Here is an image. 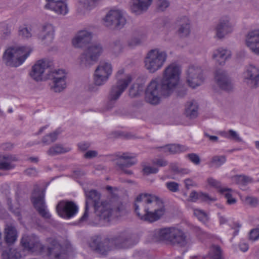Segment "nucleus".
<instances>
[{"mask_svg": "<svg viewBox=\"0 0 259 259\" xmlns=\"http://www.w3.org/2000/svg\"><path fill=\"white\" fill-rule=\"evenodd\" d=\"M181 73L179 65L172 63L166 67L162 78L151 81L146 91V101L152 104H158L162 98L169 96L178 84Z\"/></svg>", "mask_w": 259, "mask_h": 259, "instance_id": "obj_1", "label": "nucleus"}, {"mask_svg": "<svg viewBox=\"0 0 259 259\" xmlns=\"http://www.w3.org/2000/svg\"><path fill=\"white\" fill-rule=\"evenodd\" d=\"M134 209L140 220L150 223L159 220L165 212L163 202L155 196L148 193H141L136 197Z\"/></svg>", "mask_w": 259, "mask_h": 259, "instance_id": "obj_2", "label": "nucleus"}, {"mask_svg": "<svg viewBox=\"0 0 259 259\" xmlns=\"http://www.w3.org/2000/svg\"><path fill=\"white\" fill-rule=\"evenodd\" d=\"M31 51L25 47H10L4 52L3 60L7 66L17 67L23 63Z\"/></svg>", "mask_w": 259, "mask_h": 259, "instance_id": "obj_3", "label": "nucleus"}, {"mask_svg": "<svg viewBox=\"0 0 259 259\" xmlns=\"http://www.w3.org/2000/svg\"><path fill=\"white\" fill-rule=\"evenodd\" d=\"M167 58L165 51L159 49L151 50L145 58V67L149 72L154 73L163 67Z\"/></svg>", "mask_w": 259, "mask_h": 259, "instance_id": "obj_4", "label": "nucleus"}, {"mask_svg": "<svg viewBox=\"0 0 259 259\" xmlns=\"http://www.w3.org/2000/svg\"><path fill=\"white\" fill-rule=\"evenodd\" d=\"M119 211V206L112 199L103 201L100 205L96 206L95 208V212L99 219L106 222H109L117 217Z\"/></svg>", "mask_w": 259, "mask_h": 259, "instance_id": "obj_5", "label": "nucleus"}, {"mask_svg": "<svg viewBox=\"0 0 259 259\" xmlns=\"http://www.w3.org/2000/svg\"><path fill=\"white\" fill-rule=\"evenodd\" d=\"M48 79L52 80L51 89L55 93H60L67 87V72L63 69L49 72Z\"/></svg>", "mask_w": 259, "mask_h": 259, "instance_id": "obj_6", "label": "nucleus"}, {"mask_svg": "<svg viewBox=\"0 0 259 259\" xmlns=\"http://www.w3.org/2000/svg\"><path fill=\"white\" fill-rule=\"evenodd\" d=\"M45 190L35 188L32 193L31 199L34 208L44 219H50L51 215L47 209L45 200Z\"/></svg>", "mask_w": 259, "mask_h": 259, "instance_id": "obj_7", "label": "nucleus"}, {"mask_svg": "<svg viewBox=\"0 0 259 259\" xmlns=\"http://www.w3.org/2000/svg\"><path fill=\"white\" fill-rule=\"evenodd\" d=\"M21 244L24 250L38 254L45 249V246L35 235H24L21 239Z\"/></svg>", "mask_w": 259, "mask_h": 259, "instance_id": "obj_8", "label": "nucleus"}, {"mask_svg": "<svg viewBox=\"0 0 259 259\" xmlns=\"http://www.w3.org/2000/svg\"><path fill=\"white\" fill-rule=\"evenodd\" d=\"M133 80L130 74H127L122 78L118 79L116 83L112 85L108 94V99L110 102L116 101L124 92Z\"/></svg>", "mask_w": 259, "mask_h": 259, "instance_id": "obj_9", "label": "nucleus"}, {"mask_svg": "<svg viewBox=\"0 0 259 259\" xmlns=\"http://www.w3.org/2000/svg\"><path fill=\"white\" fill-rule=\"evenodd\" d=\"M104 22L105 25L107 27L121 29L126 24V20L121 11L112 10L106 14Z\"/></svg>", "mask_w": 259, "mask_h": 259, "instance_id": "obj_10", "label": "nucleus"}, {"mask_svg": "<svg viewBox=\"0 0 259 259\" xmlns=\"http://www.w3.org/2000/svg\"><path fill=\"white\" fill-rule=\"evenodd\" d=\"M204 79L202 70L200 67L191 65L188 67L186 71V81L190 87L195 89L200 86Z\"/></svg>", "mask_w": 259, "mask_h": 259, "instance_id": "obj_11", "label": "nucleus"}, {"mask_svg": "<svg viewBox=\"0 0 259 259\" xmlns=\"http://www.w3.org/2000/svg\"><path fill=\"white\" fill-rule=\"evenodd\" d=\"M244 83L251 89L259 87V67L253 65L247 66L243 74Z\"/></svg>", "mask_w": 259, "mask_h": 259, "instance_id": "obj_12", "label": "nucleus"}, {"mask_svg": "<svg viewBox=\"0 0 259 259\" xmlns=\"http://www.w3.org/2000/svg\"><path fill=\"white\" fill-rule=\"evenodd\" d=\"M56 211L61 217L69 219L76 214L78 207L72 201H61L57 204Z\"/></svg>", "mask_w": 259, "mask_h": 259, "instance_id": "obj_13", "label": "nucleus"}, {"mask_svg": "<svg viewBox=\"0 0 259 259\" xmlns=\"http://www.w3.org/2000/svg\"><path fill=\"white\" fill-rule=\"evenodd\" d=\"M53 65V62L46 59H43L37 61L33 66L32 70L30 73V76L35 80H42V74L45 70Z\"/></svg>", "mask_w": 259, "mask_h": 259, "instance_id": "obj_14", "label": "nucleus"}, {"mask_svg": "<svg viewBox=\"0 0 259 259\" xmlns=\"http://www.w3.org/2000/svg\"><path fill=\"white\" fill-rule=\"evenodd\" d=\"M174 227H165L157 229L150 233L152 239L154 241H164L169 244Z\"/></svg>", "mask_w": 259, "mask_h": 259, "instance_id": "obj_15", "label": "nucleus"}, {"mask_svg": "<svg viewBox=\"0 0 259 259\" xmlns=\"http://www.w3.org/2000/svg\"><path fill=\"white\" fill-rule=\"evenodd\" d=\"M245 43L252 53L259 56V30L248 32L246 36Z\"/></svg>", "mask_w": 259, "mask_h": 259, "instance_id": "obj_16", "label": "nucleus"}, {"mask_svg": "<svg viewBox=\"0 0 259 259\" xmlns=\"http://www.w3.org/2000/svg\"><path fill=\"white\" fill-rule=\"evenodd\" d=\"M189 239L188 236L182 230L174 227L169 244L184 247L188 244Z\"/></svg>", "mask_w": 259, "mask_h": 259, "instance_id": "obj_17", "label": "nucleus"}, {"mask_svg": "<svg viewBox=\"0 0 259 259\" xmlns=\"http://www.w3.org/2000/svg\"><path fill=\"white\" fill-rule=\"evenodd\" d=\"M215 30L217 36L219 38H222L233 31V26L228 18H222L219 20Z\"/></svg>", "mask_w": 259, "mask_h": 259, "instance_id": "obj_18", "label": "nucleus"}, {"mask_svg": "<svg viewBox=\"0 0 259 259\" xmlns=\"http://www.w3.org/2000/svg\"><path fill=\"white\" fill-rule=\"evenodd\" d=\"M66 0H55L48 2L44 8L50 10L57 15L64 16L68 12L67 5Z\"/></svg>", "mask_w": 259, "mask_h": 259, "instance_id": "obj_19", "label": "nucleus"}, {"mask_svg": "<svg viewBox=\"0 0 259 259\" xmlns=\"http://www.w3.org/2000/svg\"><path fill=\"white\" fill-rule=\"evenodd\" d=\"M86 197L87 200L85 202V211L83 215L80 218V221L83 222L87 220L88 218L89 205L92 201L93 203L94 208L98 205L99 201L101 198L100 194L96 190H92L86 192Z\"/></svg>", "mask_w": 259, "mask_h": 259, "instance_id": "obj_20", "label": "nucleus"}, {"mask_svg": "<svg viewBox=\"0 0 259 259\" xmlns=\"http://www.w3.org/2000/svg\"><path fill=\"white\" fill-rule=\"evenodd\" d=\"M214 78L217 84L221 89L229 91L232 89L230 79L224 70L220 69L217 70Z\"/></svg>", "mask_w": 259, "mask_h": 259, "instance_id": "obj_21", "label": "nucleus"}, {"mask_svg": "<svg viewBox=\"0 0 259 259\" xmlns=\"http://www.w3.org/2000/svg\"><path fill=\"white\" fill-rule=\"evenodd\" d=\"M176 26L177 28V32L178 34L185 37L188 36L190 32V20L187 16H182L179 17L177 20Z\"/></svg>", "mask_w": 259, "mask_h": 259, "instance_id": "obj_22", "label": "nucleus"}, {"mask_svg": "<svg viewBox=\"0 0 259 259\" xmlns=\"http://www.w3.org/2000/svg\"><path fill=\"white\" fill-rule=\"evenodd\" d=\"M92 38L91 32L87 30L80 31L72 39V45L76 48L83 47L91 41Z\"/></svg>", "mask_w": 259, "mask_h": 259, "instance_id": "obj_23", "label": "nucleus"}, {"mask_svg": "<svg viewBox=\"0 0 259 259\" xmlns=\"http://www.w3.org/2000/svg\"><path fill=\"white\" fill-rule=\"evenodd\" d=\"M231 56L230 51L223 48H219L213 51L212 57L216 63L223 66L225 64L226 61L230 59Z\"/></svg>", "mask_w": 259, "mask_h": 259, "instance_id": "obj_24", "label": "nucleus"}, {"mask_svg": "<svg viewBox=\"0 0 259 259\" xmlns=\"http://www.w3.org/2000/svg\"><path fill=\"white\" fill-rule=\"evenodd\" d=\"M152 0H132L131 9L136 15H140L146 11Z\"/></svg>", "mask_w": 259, "mask_h": 259, "instance_id": "obj_25", "label": "nucleus"}, {"mask_svg": "<svg viewBox=\"0 0 259 259\" xmlns=\"http://www.w3.org/2000/svg\"><path fill=\"white\" fill-rule=\"evenodd\" d=\"M55 29L51 24L44 25L42 31L39 35V39L45 44H49L54 39Z\"/></svg>", "mask_w": 259, "mask_h": 259, "instance_id": "obj_26", "label": "nucleus"}, {"mask_svg": "<svg viewBox=\"0 0 259 259\" xmlns=\"http://www.w3.org/2000/svg\"><path fill=\"white\" fill-rule=\"evenodd\" d=\"M18 160V157L15 155L0 156V169L8 170L14 168L15 165L13 162Z\"/></svg>", "mask_w": 259, "mask_h": 259, "instance_id": "obj_27", "label": "nucleus"}, {"mask_svg": "<svg viewBox=\"0 0 259 259\" xmlns=\"http://www.w3.org/2000/svg\"><path fill=\"white\" fill-rule=\"evenodd\" d=\"M50 246L48 248V254L51 259L58 258L62 252V246L54 239H49Z\"/></svg>", "mask_w": 259, "mask_h": 259, "instance_id": "obj_28", "label": "nucleus"}, {"mask_svg": "<svg viewBox=\"0 0 259 259\" xmlns=\"http://www.w3.org/2000/svg\"><path fill=\"white\" fill-rule=\"evenodd\" d=\"M90 245L93 250L102 254H106L109 250L107 242H101L99 238L94 239Z\"/></svg>", "mask_w": 259, "mask_h": 259, "instance_id": "obj_29", "label": "nucleus"}, {"mask_svg": "<svg viewBox=\"0 0 259 259\" xmlns=\"http://www.w3.org/2000/svg\"><path fill=\"white\" fill-rule=\"evenodd\" d=\"M97 60L90 55L86 50L82 53L79 58V63L82 68H88L93 65Z\"/></svg>", "mask_w": 259, "mask_h": 259, "instance_id": "obj_30", "label": "nucleus"}, {"mask_svg": "<svg viewBox=\"0 0 259 259\" xmlns=\"http://www.w3.org/2000/svg\"><path fill=\"white\" fill-rule=\"evenodd\" d=\"M17 232L16 228L12 226L7 225L5 229V240L7 244L14 243L17 239Z\"/></svg>", "mask_w": 259, "mask_h": 259, "instance_id": "obj_31", "label": "nucleus"}, {"mask_svg": "<svg viewBox=\"0 0 259 259\" xmlns=\"http://www.w3.org/2000/svg\"><path fill=\"white\" fill-rule=\"evenodd\" d=\"M198 105L195 101L187 103L185 106V114L190 119L195 118L198 116Z\"/></svg>", "mask_w": 259, "mask_h": 259, "instance_id": "obj_32", "label": "nucleus"}, {"mask_svg": "<svg viewBox=\"0 0 259 259\" xmlns=\"http://www.w3.org/2000/svg\"><path fill=\"white\" fill-rule=\"evenodd\" d=\"M22 251L17 248H11L2 252V259H23Z\"/></svg>", "mask_w": 259, "mask_h": 259, "instance_id": "obj_33", "label": "nucleus"}, {"mask_svg": "<svg viewBox=\"0 0 259 259\" xmlns=\"http://www.w3.org/2000/svg\"><path fill=\"white\" fill-rule=\"evenodd\" d=\"M136 156L132 155L130 153H123L120 156V158L125 160L123 162H120L118 160L117 162V165H118L121 168L127 167H130L137 163V161L135 159Z\"/></svg>", "mask_w": 259, "mask_h": 259, "instance_id": "obj_34", "label": "nucleus"}, {"mask_svg": "<svg viewBox=\"0 0 259 259\" xmlns=\"http://www.w3.org/2000/svg\"><path fill=\"white\" fill-rule=\"evenodd\" d=\"M95 72L101 75H106V76L109 77L112 73V65L111 63L107 62H100Z\"/></svg>", "mask_w": 259, "mask_h": 259, "instance_id": "obj_35", "label": "nucleus"}, {"mask_svg": "<svg viewBox=\"0 0 259 259\" xmlns=\"http://www.w3.org/2000/svg\"><path fill=\"white\" fill-rule=\"evenodd\" d=\"M85 50L98 60L99 57L103 52V48L100 44L96 42L90 45Z\"/></svg>", "mask_w": 259, "mask_h": 259, "instance_id": "obj_36", "label": "nucleus"}, {"mask_svg": "<svg viewBox=\"0 0 259 259\" xmlns=\"http://www.w3.org/2000/svg\"><path fill=\"white\" fill-rule=\"evenodd\" d=\"M70 150L71 149L69 147H64L62 145L56 144L50 147L48 150L47 153L50 156H54L66 153L70 151Z\"/></svg>", "mask_w": 259, "mask_h": 259, "instance_id": "obj_37", "label": "nucleus"}, {"mask_svg": "<svg viewBox=\"0 0 259 259\" xmlns=\"http://www.w3.org/2000/svg\"><path fill=\"white\" fill-rule=\"evenodd\" d=\"M205 259H223L221 247L218 245L212 246Z\"/></svg>", "mask_w": 259, "mask_h": 259, "instance_id": "obj_38", "label": "nucleus"}, {"mask_svg": "<svg viewBox=\"0 0 259 259\" xmlns=\"http://www.w3.org/2000/svg\"><path fill=\"white\" fill-rule=\"evenodd\" d=\"M190 199L193 202H195L198 200L201 201H207L212 200L210 198L209 196L205 193L202 192L198 193L195 191H192L189 196Z\"/></svg>", "mask_w": 259, "mask_h": 259, "instance_id": "obj_39", "label": "nucleus"}, {"mask_svg": "<svg viewBox=\"0 0 259 259\" xmlns=\"http://www.w3.org/2000/svg\"><path fill=\"white\" fill-rule=\"evenodd\" d=\"M223 137L230 140L237 142H242V138L239 136V134L233 130H229L227 132H224L222 133Z\"/></svg>", "mask_w": 259, "mask_h": 259, "instance_id": "obj_40", "label": "nucleus"}, {"mask_svg": "<svg viewBox=\"0 0 259 259\" xmlns=\"http://www.w3.org/2000/svg\"><path fill=\"white\" fill-rule=\"evenodd\" d=\"M207 182L210 187L217 189L221 193H224L229 190V188H222L221 182L213 178H208Z\"/></svg>", "mask_w": 259, "mask_h": 259, "instance_id": "obj_41", "label": "nucleus"}, {"mask_svg": "<svg viewBox=\"0 0 259 259\" xmlns=\"http://www.w3.org/2000/svg\"><path fill=\"white\" fill-rule=\"evenodd\" d=\"M131 238V235L126 232H122L115 237L114 241L117 246L122 245L124 243L128 241Z\"/></svg>", "mask_w": 259, "mask_h": 259, "instance_id": "obj_42", "label": "nucleus"}, {"mask_svg": "<svg viewBox=\"0 0 259 259\" xmlns=\"http://www.w3.org/2000/svg\"><path fill=\"white\" fill-rule=\"evenodd\" d=\"M189 150V148L185 146L180 144H169V153L176 154L180 152H184Z\"/></svg>", "mask_w": 259, "mask_h": 259, "instance_id": "obj_43", "label": "nucleus"}, {"mask_svg": "<svg viewBox=\"0 0 259 259\" xmlns=\"http://www.w3.org/2000/svg\"><path fill=\"white\" fill-rule=\"evenodd\" d=\"M226 161V156L224 155L213 156L209 163L210 167L215 166L219 167L224 163Z\"/></svg>", "mask_w": 259, "mask_h": 259, "instance_id": "obj_44", "label": "nucleus"}, {"mask_svg": "<svg viewBox=\"0 0 259 259\" xmlns=\"http://www.w3.org/2000/svg\"><path fill=\"white\" fill-rule=\"evenodd\" d=\"M143 91L142 85L139 83H134L130 88L128 93L129 96L131 98L138 97L140 93Z\"/></svg>", "mask_w": 259, "mask_h": 259, "instance_id": "obj_45", "label": "nucleus"}, {"mask_svg": "<svg viewBox=\"0 0 259 259\" xmlns=\"http://www.w3.org/2000/svg\"><path fill=\"white\" fill-rule=\"evenodd\" d=\"M235 182L241 186H245L253 182L252 179L246 176H237L234 177Z\"/></svg>", "mask_w": 259, "mask_h": 259, "instance_id": "obj_46", "label": "nucleus"}, {"mask_svg": "<svg viewBox=\"0 0 259 259\" xmlns=\"http://www.w3.org/2000/svg\"><path fill=\"white\" fill-rule=\"evenodd\" d=\"M109 77L106 75H101L99 73H94V82L98 86L104 85L109 79Z\"/></svg>", "mask_w": 259, "mask_h": 259, "instance_id": "obj_47", "label": "nucleus"}, {"mask_svg": "<svg viewBox=\"0 0 259 259\" xmlns=\"http://www.w3.org/2000/svg\"><path fill=\"white\" fill-rule=\"evenodd\" d=\"M58 135L56 132L47 135L43 137L42 142L45 145H50L57 140Z\"/></svg>", "mask_w": 259, "mask_h": 259, "instance_id": "obj_48", "label": "nucleus"}, {"mask_svg": "<svg viewBox=\"0 0 259 259\" xmlns=\"http://www.w3.org/2000/svg\"><path fill=\"white\" fill-rule=\"evenodd\" d=\"M141 43V40L138 36H133L127 41V46L131 49H133L140 45Z\"/></svg>", "mask_w": 259, "mask_h": 259, "instance_id": "obj_49", "label": "nucleus"}, {"mask_svg": "<svg viewBox=\"0 0 259 259\" xmlns=\"http://www.w3.org/2000/svg\"><path fill=\"white\" fill-rule=\"evenodd\" d=\"M249 240L254 242L259 239V229L255 228L250 230L248 234Z\"/></svg>", "mask_w": 259, "mask_h": 259, "instance_id": "obj_50", "label": "nucleus"}, {"mask_svg": "<svg viewBox=\"0 0 259 259\" xmlns=\"http://www.w3.org/2000/svg\"><path fill=\"white\" fill-rule=\"evenodd\" d=\"M170 3L167 0H157L156 6L158 11H164L169 7Z\"/></svg>", "mask_w": 259, "mask_h": 259, "instance_id": "obj_51", "label": "nucleus"}, {"mask_svg": "<svg viewBox=\"0 0 259 259\" xmlns=\"http://www.w3.org/2000/svg\"><path fill=\"white\" fill-rule=\"evenodd\" d=\"M122 49L123 45L120 40H115L112 45V52L115 54H119Z\"/></svg>", "mask_w": 259, "mask_h": 259, "instance_id": "obj_52", "label": "nucleus"}, {"mask_svg": "<svg viewBox=\"0 0 259 259\" xmlns=\"http://www.w3.org/2000/svg\"><path fill=\"white\" fill-rule=\"evenodd\" d=\"M194 214L201 222H205L207 221V216L206 213L201 210L195 209Z\"/></svg>", "mask_w": 259, "mask_h": 259, "instance_id": "obj_53", "label": "nucleus"}, {"mask_svg": "<svg viewBox=\"0 0 259 259\" xmlns=\"http://www.w3.org/2000/svg\"><path fill=\"white\" fill-rule=\"evenodd\" d=\"M19 35L23 38H27L31 36V33L28 28L21 27L19 30Z\"/></svg>", "mask_w": 259, "mask_h": 259, "instance_id": "obj_54", "label": "nucleus"}, {"mask_svg": "<svg viewBox=\"0 0 259 259\" xmlns=\"http://www.w3.org/2000/svg\"><path fill=\"white\" fill-rule=\"evenodd\" d=\"M186 157L195 165H198L200 163V158L199 155L196 153H190L186 155Z\"/></svg>", "mask_w": 259, "mask_h": 259, "instance_id": "obj_55", "label": "nucleus"}, {"mask_svg": "<svg viewBox=\"0 0 259 259\" xmlns=\"http://www.w3.org/2000/svg\"><path fill=\"white\" fill-rule=\"evenodd\" d=\"M245 202L252 207H256L258 204L259 200L256 197L247 196L245 199Z\"/></svg>", "mask_w": 259, "mask_h": 259, "instance_id": "obj_56", "label": "nucleus"}, {"mask_svg": "<svg viewBox=\"0 0 259 259\" xmlns=\"http://www.w3.org/2000/svg\"><path fill=\"white\" fill-rule=\"evenodd\" d=\"M143 171L144 174L148 175L152 174H156L158 169L156 167L150 166H143Z\"/></svg>", "mask_w": 259, "mask_h": 259, "instance_id": "obj_57", "label": "nucleus"}, {"mask_svg": "<svg viewBox=\"0 0 259 259\" xmlns=\"http://www.w3.org/2000/svg\"><path fill=\"white\" fill-rule=\"evenodd\" d=\"M231 191V189H229V190L226 191L224 193H222L225 196L226 198L227 199V203L229 204H233L236 202V200L234 198L232 197V194L230 193Z\"/></svg>", "mask_w": 259, "mask_h": 259, "instance_id": "obj_58", "label": "nucleus"}, {"mask_svg": "<svg viewBox=\"0 0 259 259\" xmlns=\"http://www.w3.org/2000/svg\"><path fill=\"white\" fill-rule=\"evenodd\" d=\"M167 188L170 191L176 192L179 191V184L175 182H167L166 183Z\"/></svg>", "mask_w": 259, "mask_h": 259, "instance_id": "obj_59", "label": "nucleus"}, {"mask_svg": "<svg viewBox=\"0 0 259 259\" xmlns=\"http://www.w3.org/2000/svg\"><path fill=\"white\" fill-rule=\"evenodd\" d=\"M152 163L153 164L160 167L165 166L168 164V162L163 158L155 159L152 161Z\"/></svg>", "mask_w": 259, "mask_h": 259, "instance_id": "obj_60", "label": "nucleus"}, {"mask_svg": "<svg viewBox=\"0 0 259 259\" xmlns=\"http://www.w3.org/2000/svg\"><path fill=\"white\" fill-rule=\"evenodd\" d=\"M98 152L96 150H89L84 154V157L87 159H91L97 156Z\"/></svg>", "mask_w": 259, "mask_h": 259, "instance_id": "obj_61", "label": "nucleus"}, {"mask_svg": "<svg viewBox=\"0 0 259 259\" xmlns=\"http://www.w3.org/2000/svg\"><path fill=\"white\" fill-rule=\"evenodd\" d=\"M25 174L29 176L34 177L37 175V171L35 168H29L25 170Z\"/></svg>", "mask_w": 259, "mask_h": 259, "instance_id": "obj_62", "label": "nucleus"}, {"mask_svg": "<svg viewBox=\"0 0 259 259\" xmlns=\"http://www.w3.org/2000/svg\"><path fill=\"white\" fill-rule=\"evenodd\" d=\"M78 146L80 150L85 151L89 148L90 145L89 143L83 142L79 143Z\"/></svg>", "mask_w": 259, "mask_h": 259, "instance_id": "obj_63", "label": "nucleus"}, {"mask_svg": "<svg viewBox=\"0 0 259 259\" xmlns=\"http://www.w3.org/2000/svg\"><path fill=\"white\" fill-rule=\"evenodd\" d=\"M13 148V145L11 143H7L3 144L1 145V149L3 150L8 151L11 150Z\"/></svg>", "mask_w": 259, "mask_h": 259, "instance_id": "obj_64", "label": "nucleus"}]
</instances>
